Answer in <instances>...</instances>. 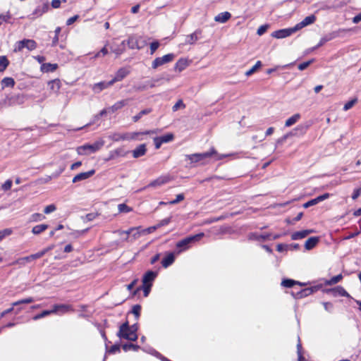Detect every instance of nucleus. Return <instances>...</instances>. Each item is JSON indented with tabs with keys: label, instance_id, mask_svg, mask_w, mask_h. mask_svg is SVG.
Returning <instances> with one entry per match:
<instances>
[{
	"label": "nucleus",
	"instance_id": "603ef678",
	"mask_svg": "<svg viewBox=\"0 0 361 361\" xmlns=\"http://www.w3.org/2000/svg\"><path fill=\"white\" fill-rule=\"evenodd\" d=\"M262 62L260 61H257L256 63L245 73L246 76H250L252 75L258 68L262 66Z\"/></svg>",
	"mask_w": 361,
	"mask_h": 361
},
{
	"label": "nucleus",
	"instance_id": "69168bd1",
	"mask_svg": "<svg viewBox=\"0 0 361 361\" xmlns=\"http://www.w3.org/2000/svg\"><path fill=\"white\" fill-rule=\"evenodd\" d=\"M159 42L158 41L152 42L150 44V54H153L159 47Z\"/></svg>",
	"mask_w": 361,
	"mask_h": 361
},
{
	"label": "nucleus",
	"instance_id": "7c9ffc66",
	"mask_svg": "<svg viewBox=\"0 0 361 361\" xmlns=\"http://www.w3.org/2000/svg\"><path fill=\"white\" fill-rule=\"evenodd\" d=\"M231 17V14L228 12H222L219 13L217 16H215L214 20L218 23H224L227 20H228Z\"/></svg>",
	"mask_w": 361,
	"mask_h": 361
},
{
	"label": "nucleus",
	"instance_id": "2f4dec72",
	"mask_svg": "<svg viewBox=\"0 0 361 361\" xmlns=\"http://www.w3.org/2000/svg\"><path fill=\"white\" fill-rule=\"evenodd\" d=\"M54 310H55V313L60 312L61 314L66 313L69 311H73V308L69 305H54Z\"/></svg>",
	"mask_w": 361,
	"mask_h": 361
},
{
	"label": "nucleus",
	"instance_id": "aec40b11",
	"mask_svg": "<svg viewBox=\"0 0 361 361\" xmlns=\"http://www.w3.org/2000/svg\"><path fill=\"white\" fill-rule=\"evenodd\" d=\"M111 85H113V83H111V80H110L109 82L102 81V82L94 84L92 85V89L94 93H99L103 90L106 89Z\"/></svg>",
	"mask_w": 361,
	"mask_h": 361
},
{
	"label": "nucleus",
	"instance_id": "4468645a",
	"mask_svg": "<svg viewBox=\"0 0 361 361\" xmlns=\"http://www.w3.org/2000/svg\"><path fill=\"white\" fill-rule=\"evenodd\" d=\"M140 39L135 35H130L128 39L126 40V45H128L130 49H140L142 46L140 45Z\"/></svg>",
	"mask_w": 361,
	"mask_h": 361
},
{
	"label": "nucleus",
	"instance_id": "79ce46f5",
	"mask_svg": "<svg viewBox=\"0 0 361 361\" xmlns=\"http://www.w3.org/2000/svg\"><path fill=\"white\" fill-rule=\"evenodd\" d=\"M35 300L32 297H28L22 300H19L18 301L13 302L11 305L14 307L15 306H19L23 304H29L35 302Z\"/></svg>",
	"mask_w": 361,
	"mask_h": 361
},
{
	"label": "nucleus",
	"instance_id": "412c9836",
	"mask_svg": "<svg viewBox=\"0 0 361 361\" xmlns=\"http://www.w3.org/2000/svg\"><path fill=\"white\" fill-rule=\"evenodd\" d=\"M95 173V170L92 169L87 172H82L77 174L73 178V183H78L82 180H85L86 179H88L91 176H92Z\"/></svg>",
	"mask_w": 361,
	"mask_h": 361
},
{
	"label": "nucleus",
	"instance_id": "37998d69",
	"mask_svg": "<svg viewBox=\"0 0 361 361\" xmlns=\"http://www.w3.org/2000/svg\"><path fill=\"white\" fill-rule=\"evenodd\" d=\"M152 109L151 108L145 109L140 111L137 115L133 117L134 122H137L144 115L149 114L151 113Z\"/></svg>",
	"mask_w": 361,
	"mask_h": 361
},
{
	"label": "nucleus",
	"instance_id": "473e14b6",
	"mask_svg": "<svg viewBox=\"0 0 361 361\" xmlns=\"http://www.w3.org/2000/svg\"><path fill=\"white\" fill-rule=\"evenodd\" d=\"M57 68L58 65L56 63H43L40 69L44 73H50L55 71Z\"/></svg>",
	"mask_w": 361,
	"mask_h": 361
},
{
	"label": "nucleus",
	"instance_id": "0eeeda50",
	"mask_svg": "<svg viewBox=\"0 0 361 361\" xmlns=\"http://www.w3.org/2000/svg\"><path fill=\"white\" fill-rule=\"evenodd\" d=\"M174 58L175 55L173 54H168L162 57H157L152 61V68L157 69L158 67L171 62Z\"/></svg>",
	"mask_w": 361,
	"mask_h": 361
},
{
	"label": "nucleus",
	"instance_id": "4c0bfd02",
	"mask_svg": "<svg viewBox=\"0 0 361 361\" xmlns=\"http://www.w3.org/2000/svg\"><path fill=\"white\" fill-rule=\"evenodd\" d=\"M301 118V115L300 114H295L290 118H288L285 123L286 127H290L297 123L300 118Z\"/></svg>",
	"mask_w": 361,
	"mask_h": 361
},
{
	"label": "nucleus",
	"instance_id": "393cba45",
	"mask_svg": "<svg viewBox=\"0 0 361 361\" xmlns=\"http://www.w3.org/2000/svg\"><path fill=\"white\" fill-rule=\"evenodd\" d=\"M313 232L314 231L311 229L295 231L291 234V239L293 240L302 239Z\"/></svg>",
	"mask_w": 361,
	"mask_h": 361
},
{
	"label": "nucleus",
	"instance_id": "a18cd8bd",
	"mask_svg": "<svg viewBox=\"0 0 361 361\" xmlns=\"http://www.w3.org/2000/svg\"><path fill=\"white\" fill-rule=\"evenodd\" d=\"M53 313H55V310H54V308L51 310H44L41 313L35 315L32 317V319L36 321V320L40 319L43 317H45L48 315H50L51 314H53Z\"/></svg>",
	"mask_w": 361,
	"mask_h": 361
},
{
	"label": "nucleus",
	"instance_id": "c85d7f7f",
	"mask_svg": "<svg viewBox=\"0 0 361 361\" xmlns=\"http://www.w3.org/2000/svg\"><path fill=\"white\" fill-rule=\"evenodd\" d=\"M319 242V238L317 236H313L308 238L305 243V248L307 250L313 249Z\"/></svg>",
	"mask_w": 361,
	"mask_h": 361
},
{
	"label": "nucleus",
	"instance_id": "a211bd4d",
	"mask_svg": "<svg viewBox=\"0 0 361 361\" xmlns=\"http://www.w3.org/2000/svg\"><path fill=\"white\" fill-rule=\"evenodd\" d=\"M329 196H330L329 193H324L322 195H319V196L317 197L316 198L312 199V200H309L308 202H305L303 204V207L308 208L310 207L315 205V204H318L319 202L326 200L327 198L329 197Z\"/></svg>",
	"mask_w": 361,
	"mask_h": 361
},
{
	"label": "nucleus",
	"instance_id": "864d4df0",
	"mask_svg": "<svg viewBox=\"0 0 361 361\" xmlns=\"http://www.w3.org/2000/svg\"><path fill=\"white\" fill-rule=\"evenodd\" d=\"M141 306L140 305H135L132 307L131 313L135 315V319L138 320L140 316Z\"/></svg>",
	"mask_w": 361,
	"mask_h": 361
},
{
	"label": "nucleus",
	"instance_id": "20e7f679",
	"mask_svg": "<svg viewBox=\"0 0 361 361\" xmlns=\"http://www.w3.org/2000/svg\"><path fill=\"white\" fill-rule=\"evenodd\" d=\"M116 336L120 339H125L131 341H135L137 339V334L130 331L129 323L128 321L119 326V330L117 332Z\"/></svg>",
	"mask_w": 361,
	"mask_h": 361
},
{
	"label": "nucleus",
	"instance_id": "f8f14e48",
	"mask_svg": "<svg viewBox=\"0 0 361 361\" xmlns=\"http://www.w3.org/2000/svg\"><path fill=\"white\" fill-rule=\"evenodd\" d=\"M310 125L307 123L298 125L290 133L293 136H301L306 133Z\"/></svg>",
	"mask_w": 361,
	"mask_h": 361
},
{
	"label": "nucleus",
	"instance_id": "5fc2aeb1",
	"mask_svg": "<svg viewBox=\"0 0 361 361\" xmlns=\"http://www.w3.org/2000/svg\"><path fill=\"white\" fill-rule=\"evenodd\" d=\"M297 353L298 361H302L304 360V357L302 354V344L300 343V338H298V343L297 344Z\"/></svg>",
	"mask_w": 361,
	"mask_h": 361
},
{
	"label": "nucleus",
	"instance_id": "f257e3e1",
	"mask_svg": "<svg viewBox=\"0 0 361 361\" xmlns=\"http://www.w3.org/2000/svg\"><path fill=\"white\" fill-rule=\"evenodd\" d=\"M226 157L227 155L218 154L214 147L211 148L209 152L185 155L186 159L190 160L191 164L203 161L208 158H213L216 161L221 160Z\"/></svg>",
	"mask_w": 361,
	"mask_h": 361
},
{
	"label": "nucleus",
	"instance_id": "680f3d73",
	"mask_svg": "<svg viewBox=\"0 0 361 361\" xmlns=\"http://www.w3.org/2000/svg\"><path fill=\"white\" fill-rule=\"evenodd\" d=\"M184 198H185V196L183 194H182V193L178 194L176 195V199L169 202V204H176L180 202V201L183 200Z\"/></svg>",
	"mask_w": 361,
	"mask_h": 361
},
{
	"label": "nucleus",
	"instance_id": "f03ea898",
	"mask_svg": "<svg viewBox=\"0 0 361 361\" xmlns=\"http://www.w3.org/2000/svg\"><path fill=\"white\" fill-rule=\"evenodd\" d=\"M204 236L203 233H200L193 235H189L186 238L178 241L176 244V255H179L188 250H189L193 244L198 242Z\"/></svg>",
	"mask_w": 361,
	"mask_h": 361
},
{
	"label": "nucleus",
	"instance_id": "2eb2a0df",
	"mask_svg": "<svg viewBox=\"0 0 361 361\" xmlns=\"http://www.w3.org/2000/svg\"><path fill=\"white\" fill-rule=\"evenodd\" d=\"M316 20V16L314 15H310L305 17L301 22L295 25V30L298 31L304 27L314 23Z\"/></svg>",
	"mask_w": 361,
	"mask_h": 361
},
{
	"label": "nucleus",
	"instance_id": "4d7b16f0",
	"mask_svg": "<svg viewBox=\"0 0 361 361\" xmlns=\"http://www.w3.org/2000/svg\"><path fill=\"white\" fill-rule=\"evenodd\" d=\"M118 209L120 213H128L132 210V209L126 204H119L118 205Z\"/></svg>",
	"mask_w": 361,
	"mask_h": 361
},
{
	"label": "nucleus",
	"instance_id": "423d86ee",
	"mask_svg": "<svg viewBox=\"0 0 361 361\" xmlns=\"http://www.w3.org/2000/svg\"><path fill=\"white\" fill-rule=\"evenodd\" d=\"M37 47V42L33 39H24L18 41L16 44L15 51H21L23 49H27L28 51L35 50Z\"/></svg>",
	"mask_w": 361,
	"mask_h": 361
},
{
	"label": "nucleus",
	"instance_id": "dca6fc26",
	"mask_svg": "<svg viewBox=\"0 0 361 361\" xmlns=\"http://www.w3.org/2000/svg\"><path fill=\"white\" fill-rule=\"evenodd\" d=\"M271 233H266L259 234L258 233H250L248 235V239L251 240L265 241L271 240Z\"/></svg>",
	"mask_w": 361,
	"mask_h": 361
},
{
	"label": "nucleus",
	"instance_id": "de8ad7c7",
	"mask_svg": "<svg viewBox=\"0 0 361 361\" xmlns=\"http://www.w3.org/2000/svg\"><path fill=\"white\" fill-rule=\"evenodd\" d=\"M342 279H343L342 274H338L335 276H333L329 280H326L325 281V284L326 286H332V285H334V284L338 283L339 281H341L342 280Z\"/></svg>",
	"mask_w": 361,
	"mask_h": 361
},
{
	"label": "nucleus",
	"instance_id": "c9c22d12",
	"mask_svg": "<svg viewBox=\"0 0 361 361\" xmlns=\"http://www.w3.org/2000/svg\"><path fill=\"white\" fill-rule=\"evenodd\" d=\"M188 66V61L185 59H179L175 64L174 69L176 71L181 72Z\"/></svg>",
	"mask_w": 361,
	"mask_h": 361
},
{
	"label": "nucleus",
	"instance_id": "8fccbe9b",
	"mask_svg": "<svg viewBox=\"0 0 361 361\" xmlns=\"http://www.w3.org/2000/svg\"><path fill=\"white\" fill-rule=\"evenodd\" d=\"M8 64H9V61H8V59L6 58V56H0V72H3L4 71H5L6 68H7V66H8Z\"/></svg>",
	"mask_w": 361,
	"mask_h": 361
},
{
	"label": "nucleus",
	"instance_id": "e433bc0d",
	"mask_svg": "<svg viewBox=\"0 0 361 361\" xmlns=\"http://www.w3.org/2000/svg\"><path fill=\"white\" fill-rule=\"evenodd\" d=\"M48 85L51 90L57 92L61 88V81L59 79H55L49 81Z\"/></svg>",
	"mask_w": 361,
	"mask_h": 361
},
{
	"label": "nucleus",
	"instance_id": "cd10ccee",
	"mask_svg": "<svg viewBox=\"0 0 361 361\" xmlns=\"http://www.w3.org/2000/svg\"><path fill=\"white\" fill-rule=\"evenodd\" d=\"M49 4L48 3H43L42 5H39L36 7V8L32 12V15L39 17L45 13L49 10Z\"/></svg>",
	"mask_w": 361,
	"mask_h": 361
},
{
	"label": "nucleus",
	"instance_id": "338daca9",
	"mask_svg": "<svg viewBox=\"0 0 361 361\" xmlns=\"http://www.w3.org/2000/svg\"><path fill=\"white\" fill-rule=\"evenodd\" d=\"M12 186V180L8 179L5 181V183L1 185V189L4 191H7L11 189Z\"/></svg>",
	"mask_w": 361,
	"mask_h": 361
},
{
	"label": "nucleus",
	"instance_id": "052dcab7",
	"mask_svg": "<svg viewBox=\"0 0 361 361\" xmlns=\"http://www.w3.org/2000/svg\"><path fill=\"white\" fill-rule=\"evenodd\" d=\"M314 62V59L309 60L307 61H305L303 63H301L298 65V69L300 71H303L306 69L310 64H312Z\"/></svg>",
	"mask_w": 361,
	"mask_h": 361
},
{
	"label": "nucleus",
	"instance_id": "e2e57ef3",
	"mask_svg": "<svg viewBox=\"0 0 361 361\" xmlns=\"http://www.w3.org/2000/svg\"><path fill=\"white\" fill-rule=\"evenodd\" d=\"M106 352L109 353H116L120 352V345L119 344L113 345L109 349L106 348Z\"/></svg>",
	"mask_w": 361,
	"mask_h": 361
},
{
	"label": "nucleus",
	"instance_id": "09e8293b",
	"mask_svg": "<svg viewBox=\"0 0 361 361\" xmlns=\"http://www.w3.org/2000/svg\"><path fill=\"white\" fill-rule=\"evenodd\" d=\"M136 230L130 235V241H133L142 235V228L140 226L135 227Z\"/></svg>",
	"mask_w": 361,
	"mask_h": 361
},
{
	"label": "nucleus",
	"instance_id": "6ab92c4d",
	"mask_svg": "<svg viewBox=\"0 0 361 361\" xmlns=\"http://www.w3.org/2000/svg\"><path fill=\"white\" fill-rule=\"evenodd\" d=\"M126 40L121 44H113L111 45V51L116 54V56L121 55L126 51Z\"/></svg>",
	"mask_w": 361,
	"mask_h": 361
},
{
	"label": "nucleus",
	"instance_id": "0e129e2a",
	"mask_svg": "<svg viewBox=\"0 0 361 361\" xmlns=\"http://www.w3.org/2000/svg\"><path fill=\"white\" fill-rule=\"evenodd\" d=\"M109 51L106 47H104L99 51H98L94 56V58H99L100 56H104L108 54Z\"/></svg>",
	"mask_w": 361,
	"mask_h": 361
},
{
	"label": "nucleus",
	"instance_id": "a19ab883",
	"mask_svg": "<svg viewBox=\"0 0 361 361\" xmlns=\"http://www.w3.org/2000/svg\"><path fill=\"white\" fill-rule=\"evenodd\" d=\"M49 228L47 224H39L34 226L32 229V233L35 235H39Z\"/></svg>",
	"mask_w": 361,
	"mask_h": 361
},
{
	"label": "nucleus",
	"instance_id": "b1692460",
	"mask_svg": "<svg viewBox=\"0 0 361 361\" xmlns=\"http://www.w3.org/2000/svg\"><path fill=\"white\" fill-rule=\"evenodd\" d=\"M138 134H140V133H134L130 137L128 133H124V134L114 133L111 136V138L114 141L118 142L120 140H128V139H134L135 137V136L137 135Z\"/></svg>",
	"mask_w": 361,
	"mask_h": 361
},
{
	"label": "nucleus",
	"instance_id": "5701e85b",
	"mask_svg": "<svg viewBox=\"0 0 361 361\" xmlns=\"http://www.w3.org/2000/svg\"><path fill=\"white\" fill-rule=\"evenodd\" d=\"M175 254L174 252H167L166 256L161 260V265L164 268H168L175 262Z\"/></svg>",
	"mask_w": 361,
	"mask_h": 361
},
{
	"label": "nucleus",
	"instance_id": "6e6552de",
	"mask_svg": "<svg viewBox=\"0 0 361 361\" xmlns=\"http://www.w3.org/2000/svg\"><path fill=\"white\" fill-rule=\"evenodd\" d=\"M320 286H315L312 287H308L303 289H301L297 292H293L292 294L294 296V298L297 299H300L305 298L308 295H310L313 293L316 292L319 289Z\"/></svg>",
	"mask_w": 361,
	"mask_h": 361
},
{
	"label": "nucleus",
	"instance_id": "ea45409f",
	"mask_svg": "<svg viewBox=\"0 0 361 361\" xmlns=\"http://www.w3.org/2000/svg\"><path fill=\"white\" fill-rule=\"evenodd\" d=\"M15 85V80L13 78L6 77L1 80L2 88L13 87Z\"/></svg>",
	"mask_w": 361,
	"mask_h": 361
},
{
	"label": "nucleus",
	"instance_id": "6e6d98bb",
	"mask_svg": "<svg viewBox=\"0 0 361 361\" xmlns=\"http://www.w3.org/2000/svg\"><path fill=\"white\" fill-rule=\"evenodd\" d=\"M163 143H167L173 140V135L172 133H168L159 137Z\"/></svg>",
	"mask_w": 361,
	"mask_h": 361
},
{
	"label": "nucleus",
	"instance_id": "1a4fd4ad",
	"mask_svg": "<svg viewBox=\"0 0 361 361\" xmlns=\"http://www.w3.org/2000/svg\"><path fill=\"white\" fill-rule=\"evenodd\" d=\"M171 180V178L169 175L161 176L158 177L157 179L151 181L147 186L141 189V190H145L147 188H156L161 186L166 183H168Z\"/></svg>",
	"mask_w": 361,
	"mask_h": 361
},
{
	"label": "nucleus",
	"instance_id": "ddd939ff",
	"mask_svg": "<svg viewBox=\"0 0 361 361\" xmlns=\"http://www.w3.org/2000/svg\"><path fill=\"white\" fill-rule=\"evenodd\" d=\"M202 35V30L200 29L196 30L194 32L185 37V44H194Z\"/></svg>",
	"mask_w": 361,
	"mask_h": 361
},
{
	"label": "nucleus",
	"instance_id": "13d9d810",
	"mask_svg": "<svg viewBox=\"0 0 361 361\" xmlns=\"http://www.w3.org/2000/svg\"><path fill=\"white\" fill-rule=\"evenodd\" d=\"M185 104L183 103L182 99H179L177 102L173 106L172 110L173 111H176L179 109H185Z\"/></svg>",
	"mask_w": 361,
	"mask_h": 361
},
{
	"label": "nucleus",
	"instance_id": "a878e982",
	"mask_svg": "<svg viewBox=\"0 0 361 361\" xmlns=\"http://www.w3.org/2000/svg\"><path fill=\"white\" fill-rule=\"evenodd\" d=\"M147 152V147L145 144H141L132 151L133 157L137 159L144 156Z\"/></svg>",
	"mask_w": 361,
	"mask_h": 361
},
{
	"label": "nucleus",
	"instance_id": "4be33fe9",
	"mask_svg": "<svg viewBox=\"0 0 361 361\" xmlns=\"http://www.w3.org/2000/svg\"><path fill=\"white\" fill-rule=\"evenodd\" d=\"M157 276V272L154 271H147L142 277V284H148L152 286V282Z\"/></svg>",
	"mask_w": 361,
	"mask_h": 361
},
{
	"label": "nucleus",
	"instance_id": "58836bf2",
	"mask_svg": "<svg viewBox=\"0 0 361 361\" xmlns=\"http://www.w3.org/2000/svg\"><path fill=\"white\" fill-rule=\"evenodd\" d=\"M152 286L148 285V284H142V286H140V287L137 288L133 291V295H135L140 290H142L144 292V296L147 297V296H148V295L150 292Z\"/></svg>",
	"mask_w": 361,
	"mask_h": 361
},
{
	"label": "nucleus",
	"instance_id": "7ed1b4c3",
	"mask_svg": "<svg viewBox=\"0 0 361 361\" xmlns=\"http://www.w3.org/2000/svg\"><path fill=\"white\" fill-rule=\"evenodd\" d=\"M103 140L96 141L93 144H85L77 148V152L80 155H87L99 150L104 145Z\"/></svg>",
	"mask_w": 361,
	"mask_h": 361
},
{
	"label": "nucleus",
	"instance_id": "f3484780",
	"mask_svg": "<svg viewBox=\"0 0 361 361\" xmlns=\"http://www.w3.org/2000/svg\"><path fill=\"white\" fill-rule=\"evenodd\" d=\"M129 73H130V71L126 68H119L117 71V72L116 73L115 76L114 77V78L111 80V83H113V85H114L116 82L121 81Z\"/></svg>",
	"mask_w": 361,
	"mask_h": 361
},
{
	"label": "nucleus",
	"instance_id": "49530a36",
	"mask_svg": "<svg viewBox=\"0 0 361 361\" xmlns=\"http://www.w3.org/2000/svg\"><path fill=\"white\" fill-rule=\"evenodd\" d=\"M52 249V247H48L47 248H44L42 250L37 252V253H35V254H32V255H30V258H32L33 260L34 259H39V258H41L42 257H43L47 252H49V250H51Z\"/></svg>",
	"mask_w": 361,
	"mask_h": 361
},
{
	"label": "nucleus",
	"instance_id": "c756f323",
	"mask_svg": "<svg viewBox=\"0 0 361 361\" xmlns=\"http://www.w3.org/2000/svg\"><path fill=\"white\" fill-rule=\"evenodd\" d=\"M128 103V99H122L116 102L114 105L108 108L109 112L114 113L115 111L122 109Z\"/></svg>",
	"mask_w": 361,
	"mask_h": 361
},
{
	"label": "nucleus",
	"instance_id": "bf43d9fd",
	"mask_svg": "<svg viewBox=\"0 0 361 361\" xmlns=\"http://www.w3.org/2000/svg\"><path fill=\"white\" fill-rule=\"evenodd\" d=\"M356 102H357V99H351V100L348 101V102H346L344 104L343 110L344 111L349 110L350 109H351L355 105V104Z\"/></svg>",
	"mask_w": 361,
	"mask_h": 361
},
{
	"label": "nucleus",
	"instance_id": "72a5a7b5",
	"mask_svg": "<svg viewBox=\"0 0 361 361\" xmlns=\"http://www.w3.org/2000/svg\"><path fill=\"white\" fill-rule=\"evenodd\" d=\"M328 291L332 292L334 296L341 295L343 297H349L350 295L342 287V286H336V288L329 289Z\"/></svg>",
	"mask_w": 361,
	"mask_h": 361
},
{
	"label": "nucleus",
	"instance_id": "c03bdc74",
	"mask_svg": "<svg viewBox=\"0 0 361 361\" xmlns=\"http://www.w3.org/2000/svg\"><path fill=\"white\" fill-rule=\"evenodd\" d=\"M295 284H299L300 286H302L303 284L298 282V281H296L295 280H293V279H283L281 282V285L284 287H286V288H291L293 287Z\"/></svg>",
	"mask_w": 361,
	"mask_h": 361
},
{
	"label": "nucleus",
	"instance_id": "3c124183",
	"mask_svg": "<svg viewBox=\"0 0 361 361\" xmlns=\"http://www.w3.org/2000/svg\"><path fill=\"white\" fill-rule=\"evenodd\" d=\"M122 348L126 352H127L130 350L137 351L140 348V347L139 345H135L133 343H125L122 345Z\"/></svg>",
	"mask_w": 361,
	"mask_h": 361
},
{
	"label": "nucleus",
	"instance_id": "9d476101",
	"mask_svg": "<svg viewBox=\"0 0 361 361\" xmlns=\"http://www.w3.org/2000/svg\"><path fill=\"white\" fill-rule=\"evenodd\" d=\"M339 35H340V30L333 31L331 32H329V33L325 35L320 39L319 43L315 47H314L312 48V50H315V49L319 48L320 47L323 46L326 42H328L331 40H333V39H336V37H339Z\"/></svg>",
	"mask_w": 361,
	"mask_h": 361
},
{
	"label": "nucleus",
	"instance_id": "9b49d317",
	"mask_svg": "<svg viewBox=\"0 0 361 361\" xmlns=\"http://www.w3.org/2000/svg\"><path fill=\"white\" fill-rule=\"evenodd\" d=\"M297 30H295V27L278 30L272 32L271 36L276 39H283L286 37L291 35L293 33L295 32Z\"/></svg>",
	"mask_w": 361,
	"mask_h": 361
},
{
	"label": "nucleus",
	"instance_id": "f704fd0d",
	"mask_svg": "<svg viewBox=\"0 0 361 361\" xmlns=\"http://www.w3.org/2000/svg\"><path fill=\"white\" fill-rule=\"evenodd\" d=\"M136 230L135 227L130 228L127 231H123V230H116L114 231V233H117L118 235L125 234V237L123 238L124 241H130V235H132L133 232H134Z\"/></svg>",
	"mask_w": 361,
	"mask_h": 361
},
{
	"label": "nucleus",
	"instance_id": "bb28decb",
	"mask_svg": "<svg viewBox=\"0 0 361 361\" xmlns=\"http://www.w3.org/2000/svg\"><path fill=\"white\" fill-rule=\"evenodd\" d=\"M158 81V80L152 79L151 80H147L143 84H139L137 86H135V90L137 91H143L145 90H147L148 87H154L156 86V82Z\"/></svg>",
	"mask_w": 361,
	"mask_h": 361
},
{
	"label": "nucleus",
	"instance_id": "774afa93",
	"mask_svg": "<svg viewBox=\"0 0 361 361\" xmlns=\"http://www.w3.org/2000/svg\"><path fill=\"white\" fill-rule=\"evenodd\" d=\"M32 221H42L44 219H45V216L39 213H35L31 216Z\"/></svg>",
	"mask_w": 361,
	"mask_h": 361
},
{
	"label": "nucleus",
	"instance_id": "39448f33",
	"mask_svg": "<svg viewBox=\"0 0 361 361\" xmlns=\"http://www.w3.org/2000/svg\"><path fill=\"white\" fill-rule=\"evenodd\" d=\"M24 98L22 95L17 94H9L7 95L4 99L0 102V106L1 107H8L15 105H19L23 104Z\"/></svg>",
	"mask_w": 361,
	"mask_h": 361
}]
</instances>
